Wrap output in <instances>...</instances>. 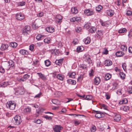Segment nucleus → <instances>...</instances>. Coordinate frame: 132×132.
<instances>
[{"mask_svg":"<svg viewBox=\"0 0 132 132\" xmlns=\"http://www.w3.org/2000/svg\"><path fill=\"white\" fill-rule=\"evenodd\" d=\"M20 117L18 115L15 116L12 119V122L15 125H18L21 122Z\"/></svg>","mask_w":132,"mask_h":132,"instance_id":"1","label":"nucleus"},{"mask_svg":"<svg viewBox=\"0 0 132 132\" xmlns=\"http://www.w3.org/2000/svg\"><path fill=\"white\" fill-rule=\"evenodd\" d=\"M16 104L14 102L11 101L8 102L6 104V106L7 108L11 110L14 109L15 107Z\"/></svg>","mask_w":132,"mask_h":132,"instance_id":"2","label":"nucleus"},{"mask_svg":"<svg viewBox=\"0 0 132 132\" xmlns=\"http://www.w3.org/2000/svg\"><path fill=\"white\" fill-rule=\"evenodd\" d=\"M15 94L16 95L23 94L24 93L23 89L20 87H18L15 89Z\"/></svg>","mask_w":132,"mask_h":132,"instance_id":"3","label":"nucleus"},{"mask_svg":"<svg viewBox=\"0 0 132 132\" xmlns=\"http://www.w3.org/2000/svg\"><path fill=\"white\" fill-rule=\"evenodd\" d=\"M30 27L29 26H26L23 28L22 32L24 35H27L30 32Z\"/></svg>","mask_w":132,"mask_h":132,"instance_id":"4","label":"nucleus"},{"mask_svg":"<svg viewBox=\"0 0 132 132\" xmlns=\"http://www.w3.org/2000/svg\"><path fill=\"white\" fill-rule=\"evenodd\" d=\"M84 13L87 16H91L94 14V12L93 10L88 9L85 10L84 11Z\"/></svg>","mask_w":132,"mask_h":132,"instance_id":"5","label":"nucleus"},{"mask_svg":"<svg viewBox=\"0 0 132 132\" xmlns=\"http://www.w3.org/2000/svg\"><path fill=\"white\" fill-rule=\"evenodd\" d=\"M83 58L85 61L89 64L91 63L92 61L91 60L90 56L88 55L85 54L83 56Z\"/></svg>","mask_w":132,"mask_h":132,"instance_id":"6","label":"nucleus"},{"mask_svg":"<svg viewBox=\"0 0 132 132\" xmlns=\"http://www.w3.org/2000/svg\"><path fill=\"white\" fill-rule=\"evenodd\" d=\"M112 116L114 120L116 121H118L120 120L121 118V116L116 113H114Z\"/></svg>","mask_w":132,"mask_h":132,"instance_id":"7","label":"nucleus"},{"mask_svg":"<svg viewBox=\"0 0 132 132\" xmlns=\"http://www.w3.org/2000/svg\"><path fill=\"white\" fill-rule=\"evenodd\" d=\"M62 128V127L61 126L56 125L53 128V130L55 132H60Z\"/></svg>","mask_w":132,"mask_h":132,"instance_id":"8","label":"nucleus"},{"mask_svg":"<svg viewBox=\"0 0 132 132\" xmlns=\"http://www.w3.org/2000/svg\"><path fill=\"white\" fill-rule=\"evenodd\" d=\"M15 17L17 19L20 21L23 19L24 18L23 14L20 13L17 14L16 15Z\"/></svg>","mask_w":132,"mask_h":132,"instance_id":"9","label":"nucleus"},{"mask_svg":"<svg viewBox=\"0 0 132 132\" xmlns=\"http://www.w3.org/2000/svg\"><path fill=\"white\" fill-rule=\"evenodd\" d=\"M9 46L6 44H2L1 46L0 50L2 51H4L6 50L8 47Z\"/></svg>","mask_w":132,"mask_h":132,"instance_id":"10","label":"nucleus"},{"mask_svg":"<svg viewBox=\"0 0 132 132\" xmlns=\"http://www.w3.org/2000/svg\"><path fill=\"white\" fill-rule=\"evenodd\" d=\"M95 111L96 113L95 115V117L97 118H99L103 117L102 113L100 111Z\"/></svg>","mask_w":132,"mask_h":132,"instance_id":"11","label":"nucleus"},{"mask_svg":"<svg viewBox=\"0 0 132 132\" xmlns=\"http://www.w3.org/2000/svg\"><path fill=\"white\" fill-rule=\"evenodd\" d=\"M112 64V61L110 60H106L105 61L104 65L107 66H109L111 65Z\"/></svg>","mask_w":132,"mask_h":132,"instance_id":"12","label":"nucleus"},{"mask_svg":"<svg viewBox=\"0 0 132 132\" xmlns=\"http://www.w3.org/2000/svg\"><path fill=\"white\" fill-rule=\"evenodd\" d=\"M62 17L60 15H58L56 16V22L57 23H60L61 22Z\"/></svg>","mask_w":132,"mask_h":132,"instance_id":"13","label":"nucleus"},{"mask_svg":"<svg viewBox=\"0 0 132 132\" xmlns=\"http://www.w3.org/2000/svg\"><path fill=\"white\" fill-rule=\"evenodd\" d=\"M101 81V79L98 77H96L94 79V83L96 85H98Z\"/></svg>","mask_w":132,"mask_h":132,"instance_id":"14","label":"nucleus"},{"mask_svg":"<svg viewBox=\"0 0 132 132\" xmlns=\"http://www.w3.org/2000/svg\"><path fill=\"white\" fill-rule=\"evenodd\" d=\"M4 67L7 71L9 70L11 68L10 66V64H9L7 62L4 64Z\"/></svg>","mask_w":132,"mask_h":132,"instance_id":"15","label":"nucleus"},{"mask_svg":"<svg viewBox=\"0 0 132 132\" xmlns=\"http://www.w3.org/2000/svg\"><path fill=\"white\" fill-rule=\"evenodd\" d=\"M46 31L49 32H53L54 31V28L51 27H47L46 28Z\"/></svg>","mask_w":132,"mask_h":132,"instance_id":"16","label":"nucleus"},{"mask_svg":"<svg viewBox=\"0 0 132 132\" xmlns=\"http://www.w3.org/2000/svg\"><path fill=\"white\" fill-rule=\"evenodd\" d=\"M19 53L20 54L23 55H27L28 53L27 51L23 49L20 50L19 51Z\"/></svg>","mask_w":132,"mask_h":132,"instance_id":"17","label":"nucleus"},{"mask_svg":"<svg viewBox=\"0 0 132 132\" xmlns=\"http://www.w3.org/2000/svg\"><path fill=\"white\" fill-rule=\"evenodd\" d=\"M31 110V108L30 107H28L24 109L23 112L25 113L29 114L30 113Z\"/></svg>","mask_w":132,"mask_h":132,"instance_id":"18","label":"nucleus"},{"mask_svg":"<svg viewBox=\"0 0 132 132\" xmlns=\"http://www.w3.org/2000/svg\"><path fill=\"white\" fill-rule=\"evenodd\" d=\"M76 73L75 72H69L68 74V76L70 78H75V77L76 75Z\"/></svg>","mask_w":132,"mask_h":132,"instance_id":"19","label":"nucleus"},{"mask_svg":"<svg viewBox=\"0 0 132 132\" xmlns=\"http://www.w3.org/2000/svg\"><path fill=\"white\" fill-rule=\"evenodd\" d=\"M67 82L69 84L72 85H75L76 83V82L75 80L71 79H68Z\"/></svg>","mask_w":132,"mask_h":132,"instance_id":"20","label":"nucleus"},{"mask_svg":"<svg viewBox=\"0 0 132 132\" xmlns=\"http://www.w3.org/2000/svg\"><path fill=\"white\" fill-rule=\"evenodd\" d=\"M124 53L121 51H118L116 53V55L118 57H120L124 55Z\"/></svg>","mask_w":132,"mask_h":132,"instance_id":"21","label":"nucleus"},{"mask_svg":"<svg viewBox=\"0 0 132 132\" xmlns=\"http://www.w3.org/2000/svg\"><path fill=\"white\" fill-rule=\"evenodd\" d=\"M120 48L122 51L125 52H126L127 50V47L125 45H121Z\"/></svg>","mask_w":132,"mask_h":132,"instance_id":"22","label":"nucleus"},{"mask_svg":"<svg viewBox=\"0 0 132 132\" xmlns=\"http://www.w3.org/2000/svg\"><path fill=\"white\" fill-rule=\"evenodd\" d=\"M56 78L58 79L61 80H63L64 78V76L60 74H58Z\"/></svg>","mask_w":132,"mask_h":132,"instance_id":"23","label":"nucleus"},{"mask_svg":"<svg viewBox=\"0 0 132 132\" xmlns=\"http://www.w3.org/2000/svg\"><path fill=\"white\" fill-rule=\"evenodd\" d=\"M44 36V35H38L36 37V39L38 40L43 39H44L43 37Z\"/></svg>","mask_w":132,"mask_h":132,"instance_id":"24","label":"nucleus"},{"mask_svg":"<svg viewBox=\"0 0 132 132\" xmlns=\"http://www.w3.org/2000/svg\"><path fill=\"white\" fill-rule=\"evenodd\" d=\"M63 59L59 60H56L55 61V64L57 65H60L63 62Z\"/></svg>","mask_w":132,"mask_h":132,"instance_id":"25","label":"nucleus"},{"mask_svg":"<svg viewBox=\"0 0 132 132\" xmlns=\"http://www.w3.org/2000/svg\"><path fill=\"white\" fill-rule=\"evenodd\" d=\"M37 74L40 77L42 80H44L46 79V77L42 74L39 73H37Z\"/></svg>","mask_w":132,"mask_h":132,"instance_id":"26","label":"nucleus"},{"mask_svg":"<svg viewBox=\"0 0 132 132\" xmlns=\"http://www.w3.org/2000/svg\"><path fill=\"white\" fill-rule=\"evenodd\" d=\"M71 11L72 13L74 14H76L78 12V10L76 7L72 8Z\"/></svg>","mask_w":132,"mask_h":132,"instance_id":"27","label":"nucleus"},{"mask_svg":"<svg viewBox=\"0 0 132 132\" xmlns=\"http://www.w3.org/2000/svg\"><path fill=\"white\" fill-rule=\"evenodd\" d=\"M1 86L3 87H5L9 85L8 82H4L1 84Z\"/></svg>","mask_w":132,"mask_h":132,"instance_id":"28","label":"nucleus"},{"mask_svg":"<svg viewBox=\"0 0 132 132\" xmlns=\"http://www.w3.org/2000/svg\"><path fill=\"white\" fill-rule=\"evenodd\" d=\"M111 78V75L109 73L106 74L105 77V80H107L110 79Z\"/></svg>","mask_w":132,"mask_h":132,"instance_id":"29","label":"nucleus"},{"mask_svg":"<svg viewBox=\"0 0 132 132\" xmlns=\"http://www.w3.org/2000/svg\"><path fill=\"white\" fill-rule=\"evenodd\" d=\"M51 39L50 38H46L44 40V42L48 44L51 43Z\"/></svg>","mask_w":132,"mask_h":132,"instance_id":"30","label":"nucleus"},{"mask_svg":"<svg viewBox=\"0 0 132 132\" xmlns=\"http://www.w3.org/2000/svg\"><path fill=\"white\" fill-rule=\"evenodd\" d=\"M127 103V100L126 98H124L122 100V101L119 102V104H126Z\"/></svg>","mask_w":132,"mask_h":132,"instance_id":"31","label":"nucleus"},{"mask_svg":"<svg viewBox=\"0 0 132 132\" xmlns=\"http://www.w3.org/2000/svg\"><path fill=\"white\" fill-rule=\"evenodd\" d=\"M30 77V76L27 74L24 75L23 77V78L25 81L26 80L28 79Z\"/></svg>","mask_w":132,"mask_h":132,"instance_id":"32","label":"nucleus"},{"mask_svg":"<svg viewBox=\"0 0 132 132\" xmlns=\"http://www.w3.org/2000/svg\"><path fill=\"white\" fill-rule=\"evenodd\" d=\"M96 28L95 27H92L89 29L90 32L93 33L95 32V31L96 30Z\"/></svg>","mask_w":132,"mask_h":132,"instance_id":"33","label":"nucleus"},{"mask_svg":"<svg viewBox=\"0 0 132 132\" xmlns=\"http://www.w3.org/2000/svg\"><path fill=\"white\" fill-rule=\"evenodd\" d=\"M107 13L108 15L111 16H112L114 13L113 11L111 10L108 11Z\"/></svg>","mask_w":132,"mask_h":132,"instance_id":"34","label":"nucleus"},{"mask_svg":"<svg viewBox=\"0 0 132 132\" xmlns=\"http://www.w3.org/2000/svg\"><path fill=\"white\" fill-rule=\"evenodd\" d=\"M97 34L99 36H101L103 34V31L101 30H98L96 32Z\"/></svg>","mask_w":132,"mask_h":132,"instance_id":"35","label":"nucleus"},{"mask_svg":"<svg viewBox=\"0 0 132 132\" xmlns=\"http://www.w3.org/2000/svg\"><path fill=\"white\" fill-rule=\"evenodd\" d=\"M83 48L82 46H79L77 48V51L78 52H81L83 50Z\"/></svg>","mask_w":132,"mask_h":132,"instance_id":"36","label":"nucleus"},{"mask_svg":"<svg viewBox=\"0 0 132 132\" xmlns=\"http://www.w3.org/2000/svg\"><path fill=\"white\" fill-rule=\"evenodd\" d=\"M5 69L4 67H3L2 66H0V73H4L5 71Z\"/></svg>","mask_w":132,"mask_h":132,"instance_id":"37","label":"nucleus"},{"mask_svg":"<svg viewBox=\"0 0 132 132\" xmlns=\"http://www.w3.org/2000/svg\"><path fill=\"white\" fill-rule=\"evenodd\" d=\"M120 76L121 78L122 79H124L126 76L125 74L123 72H120L119 73Z\"/></svg>","mask_w":132,"mask_h":132,"instance_id":"38","label":"nucleus"},{"mask_svg":"<svg viewBox=\"0 0 132 132\" xmlns=\"http://www.w3.org/2000/svg\"><path fill=\"white\" fill-rule=\"evenodd\" d=\"M45 65L47 67H48L51 64V62L48 60H47L45 61Z\"/></svg>","mask_w":132,"mask_h":132,"instance_id":"39","label":"nucleus"},{"mask_svg":"<svg viewBox=\"0 0 132 132\" xmlns=\"http://www.w3.org/2000/svg\"><path fill=\"white\" fill-rule=\"evenodd\" d=\"M122 109L124 111H127L129 110V108L128 106H122Z\"/></svg>","mask_w":132,"mask_h":132,"instance_id":"40","label":"nucleus"},{"mask_svg":"<svg viewBox=\"0 0 132 132\" xmlns=\"http://www.w3.org/2000/svg\"><path fill=\"white\" fill-rule=\"evenodd\" d=\"M52 102L54 104L58 105L59 104V101L55 99H53L52 100Z\"/></svg>","mask_w":132,"mask_h":132,"instance_id":"41","label":"nucleus"},{"mask_svg":"<svg viewBox=\"0 0 132 132\" xmlns=\"http://www.w3.org/2000/svg\"><path fill=\"white\" fill-rule=\"evenodd\" d=\"M90 40L89 37H87L85 40L84 43L85 44H87L89 43L90 42Z\"/></svg>","mask_w":132,"mask_h":132,"instance_id":"42","label":"nucleus"},{"mask_svg":"<svg viewBox=\"0 0 132 132\" xmlns=\"http://www.w3.org/2000/svg\"><path fill=\"white\" fill-rule=\"evenodd\" d=\"M10 46L13 47H16L17 46L16 43L14 42H12L10 43Z\"/></svg>","mask_w":132,"mask_h":132,"instance_id":"43","label":"nucleus"},{"mask_svg":"<svg viewBox=\"0 0 132 132\" xmlns=\"http://www.w3.org/2000/svg\"><path fill=\"white\" fill-rule=\"evenodd\" d=\"M127 31V29L125 28L120 29L118 31V32L120 33H122L125 32Z\"/></svg>","mask_w":132,"mask_h":132,"instance_id":"44","label":"nucleus"},{"mask_svg":"<svg viewBox=\"0 0 132 132\" xmlns=\"http://www.w3.org/2000/svg\"><path fill=\"white\" fill-rule=\"evenodd\" d=\"M96 130V126L94 125H93L92 127L90 129L91 132H95Z\"/></svg>","mask_w":132,"mask_h":132,"instance_id":"45","label":"nucleus"},{"mask_svg":"<svg viewBox=\"0 0 132 132\" xmlns=\"http://www.w3.org/2000/svg\"><path fill=\"white\" fill-rule=\"evenodd\" d=\"M105 93L106 99L108 100L110 98V95L108 92H105Z\"/></svg>","mask_w":132,"mask_h":132,"instance_id":"46","label":"nucleus"},{"mask_svg":"<svg viewBox=\"0 0 132 132\" xmlns=\"http://www.w3.org/2000/svg\"><path fill=\"white\" fill-rule=\"evenodd\" d=\"M102 9V7L101 5H98L97 7L96 8V10L97 11H100Z\"/></svg>","mask_w":132,"mask_h":132,"instance_id":"47","label":"nucleus"},{"mask_svg":"<svg viewBox=\"0 0 132 132\" xmlns=\"http://www.w3.org/2000/svg\"><path fill=\"white\" fill-rule=\"evenodd\" d=\"M92 98V96L91 95H87L85 97V99L86 100H91Z\"/></svg>","mask_w":132,"mask_h":132,"instance_id":"48","label":"nucleus"},{"mask_svg":"<svg viewBox=\"0 0 132 132\" xmlns=\"http://www.w3.org/2000/svg\"><path fill=\"white\" fill-rule=\"evenodd\" d=\"M56 46L59 48H61L62 46V43L61 42H58L56 44Z\"/></svg>","mask_w":132,"mask_h":132,"instance_id":"49","label":"nucleus"},{"mask_svg":"<svg viewBox=\"0 0 132 132\" xmlns=\"http://www.w3.org/2000/svg\"><path fill=\"white\" fill-rule=\"evenodd\" d=\"M80 68L82 69H85L86 68V65L84 64H82L80 65Z\"/></svg>","mask_w":132,"mask_h":132,"instance_id":"50","label":"nucleus"},{"mask_svg":"<svg viewBox=\"0 0 132 132\" xmlns=\"http://www.w3.org/2000/svg\"><path fill=\"white\" fill-rule=\"evenodd\" d=\"M7 62L9 64H10V66L11 68L13 66L14 63L12 61H10Z\"/></svg>","mask_w":132,"mask_h":132,"instance_id":"51","label":"nucleus"},{"mask_svg":"<svg viewBox=\"0 0 132 132\" xmlns=\"http://www.w3.org/2000/svg\"><path fill=\"white\" fill-rule=\"evenodd\" d=\"M83 76L82 75H80V76L78 78V82H80L82 80L83 78Z\"/></svg>","mask_w":132,"mask_h":132,"instance_id":"52","label":"nucleus"},{"mask_svg":"<svg viewBox=\"0 0 132 132\" xmlns=\"http://www.w3.org/2000/svg\"><path fill=\"white\" fill-rule=\"evenodd\" d=\"M75 30L77 32L79 33L81 30V28L78 27L76 28Z\"/></svg>","mask_w":132,"mask_h":132,"instance_id":"53","label":"nucleus"},{"mask_svg":"<svg viewBox=\"0 0 132 132\" xmlns=\"http://www.w3.org/2000/svg\"><path fill=\"white\" fill-rule=\"evenodd\" d=\"M90 24L88 23L86 24L84 26V28L87 29L89 28L90 27Z\"/></svg>","mask_w":132,"mask_h":132,"instance_id":"54","label":"nucleus"},{"mask_svg":"<svg viewBox=\"0 0 132 132\" xmlns=\"http://www.w3.org/2000/svg\"><path fill=\"white\" fill-rule=\"evenodd\" d=\"M25 3L24 2H20L18 3V5L19 6H23L25 4Z\"/></svg>","mask_w":132,"mask_h":132,"instance_id":"55","label":"nucleus"},{"mask_svg":"<svg viewBox=\"0 0 132 132\" xmlns=\"http://www.w3.org/2000/svg\"><path fill=\"white\" fill-rule=\"evenodd\" d=\"M43 117L46 119L48 120H51L52 119V118L51 117L48 116L47 115L44 116Z\"/></svg>","mask_w":132,"mask_h":132,"instance_id":"56","label":"nucleus"},{"mask_svg":"<svg viewBox=\"0 0 132 132\" xmlns=\"http://www.w3.org/2000/svg\"><path fill=\"white\" fill-rule=\"evenodd\" d=\"M126 14L128 16L132 15V12L131 11L128 10Z\"/></svg>","mask_w":132,"mask_h":132,"instance_id":"57","label":"nucleus"},{"mask_svg":"<svg viewBox=\"0 0 132 132\" xmlns=\"http://www.w3.org/2000/svg\"><path fill=\"white\" fill-rule=\"evenodd\" d=\"M76 19V21L79 22L81 21V18L80 17H75Z\"/></svg>","mask_w":132,"mask_h":132,"instance_id":"58","label":"nucleus"},{"mask_svg":"<svg viewBox=\"0 0 132 132\" xmlns=\"http://www.w3.org/2000/svg\"><path fill=\"white\" fill-rule=\"evenodd\" d=\"M126 63H124L122 64V67L125 71H126Z\"/></svg>","mask_w":132,"mask_h":132,"instance_id":"59","label":"nucleus"},{"mask_svg":"<svg viewBox=\"0 0 132 132\" xmlns=\"http://www.w3.org/2000/svg\"><path fill=\"white\" fill-rule=\"evenodd\" d=\"M128 92L130 93H132V86H129L128 89Z\"/></svg>","mask_w":132,"mask_h":132,"instance_id":"60","label":"nucleus"},{"mask_svg":"<svg viewBox=\"0 0 132 132\" xmlns=\"http://www.w3.org/2000/svg\"><path fill=\"white\" fill-rule=\"evenodd\" d=\"M42 94V93L40 92L39 94L36 95L34 97V98H39L41 96Z\"/></svg>","mask_w":132,"mask_h":132,"instance_id":"61","label":"nucleus"},{"mask_svg":"<svg viewBox=\"0 0 132 132\" xmlns=\"http://www.w3.org/2000/svg\"><path fill=\"white\" fill-rule=\"evenodd\" d=\"M17 80L18 81L20 82L24 81V80L23 77L21 78H18L17 79Z\"/></svg>","mask_w":132,"mask_h":132,"instance_id":"62","label":"nucleus"},{"mask_svg":"<svg viewBox=\"0 0 132 132\" xmlns=\"http://www.w3.org/2000/svg\"><path fill=\"white\" fill-rule=\"evenodd\" d=\"M101 106L104 109L107 110V107L106 105L104 104H102L101 105Z\"/></svg>","mask_w":132,"mask_h":132,"instance_id":"63","label":"nucleus"},{"mask_svg":"<svg viewBox=\"0 0 132 132\" xmlns=\"http://www.w3.org/2000/svg\"><path fill=\"white\" fill-rule=\"evenodd\" d=\"M35 122L38 124H40L42 122V121L40 119H37L36 120H35Z\"/></svg>","mask_w":132,"mask_h":132,"instance_id":"64","label":"nucleus"}]
</instances>
